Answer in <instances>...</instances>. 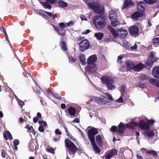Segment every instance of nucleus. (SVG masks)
Instances as JSON below:
<instances>
[{"instance_id": "nucleus-18", "label": "nucleus", "mask_w": 159, "mask_h": 159, "mask_svg": "<svg viewBox=\"0 0 159 159\" xmlns=\"http://www.w3.org/2000/svg\"><path fill=\"white\" fill-rule=\"evenodd\" d=\"M126 66L128 70H134V65L133 62L131 61H127L126 62Z\"/></svg>"}, {"instance_id": "nucleus-3", "label": "nucleus", "mask_w": 159, "mask_h": 159, "mask_svg": "<svg viewBox=\"0 0 159 159\" xmlns=\"http://www.w3.org/2000/svg\"><path fill=\"white\" fill-rule=\"evenodd\" d=\"M65 144L66 148V152L70 155L74 154L76 152L78 151V148L74 143L68 138L65 139Z\"/></svg>"}, {"instance_id": "nucleus-9", "label": "nucleus", "mask_w": 159, "mask_h": 159, "mask_svg": "<svg viewBox=\"0 0 159 159\" xmlns=\"http://www.w3.org/2000/svg\"><path fill=\"white\" fill-rule=\"evenodd\" d=\"M139 127L143 130H149L150 129L149 125L144 120L140 121L138 124Z\"/></svg>"}, {"instance_id": "nucleus-22", "label": "nucleus", "mask_w": 159, "mask_h": 159, "mask_svg": "<svg viewBox=\"0 0 159 159\" xmlns=\"http://www.w3.org/2000/svg\"><path fill=\"white\" fill-rule=\"evenodd\" d=\"M144 15V14L143 13L136 11L131 16L132 18L136 19L139 17H143Z\"/></svg>"}, {"instance_id": "nucleus-61", "label": "nucleus", "mask_w": 159, "mask_h": 159, "mask_svg": "<svg viewBox=\"0 0 159 159\" xmlns=\"http://www.w3.org/2000/svg\"><path fill=\"white\" fill-rule=\"evenodd\" d=\"M107 28L111 33L115 30V29L111 25L108 26Z\"/></svg>"}, {"instance_id": "nucleus-46", "label": "nucleus", "mask_w": 159, "mask_h": 159, "mask_svg": "<svg viewBox=\"0 0 159 159\" xmlns=\"http://www.w3.org/2000/svg\"><path fill=\"white\" fill-rule=\"evenodd\" d=\"M47 151L48 152H50L52 154H54L55 153V150L53 148H47Z\"/></svg>"}, {"instance_id": "nucleus-31", "label": "nucleus", "mask_w": 159, "mask_h": 159, "mask_svg": "<svg viewBox=\"0 0 159 159\" xmlns=\"http://www.w3.org/2000/svg\"><path fill=\"white\" fill-rule=\"evenodd\" d=\"M111 22V25L114 27L116 26L117 25H119L120 22L118 21V20L117 18L115 19H111L110 20Z\"/></svg>"}, {"instance_id": "nucleus-26", "label": "nucleus", "mask_w": 159, "mask_h": 159, "mask_svg": "<svg viewBox=\"0 0 159 159\" xmlns=\"http://www.w3.org/2000/svg\"><path fill=\"white\" fill-rule=\"evenodd\" d=\"M80 61L84 65H85L86 64L85 60V55L83 54H81L79 57Z\"/></svg>"}, {"instance_id": "nucleus-1", "label": "nucleus", "mask_w": 159, "mask_h": 159, "mask_svg": "<svg viewBox=\"0 0 159 159\" xmlns=\"http://www.w3.org/2000/svg\"><path fill=\"white\" fill-rule=\"evenodd\" d=\"M86 3L89 7L92 9L96 13L100 15L103 14L104 12V6L101 5L98 2H91L87 1Z\"/></svg>"}, {"instance_id": "nucleus-44", "label": "nucleus", "mask_w": 159, "mask_h": 159, "mask_svg": "<svg viewBox=\"0 0 159 159\" xmlns=\"http://www.w3.org/2000/svg\"><path fill=\"white\" fill-rule=\"evenodd\" d=\"M39 125H43L44 127H45L47 125V123L45 121L40 120L39 122Z\"/></svg>"}, {"instance_id": "nucleus-23", "label": "nucleus", "mask_w": 159, "mask_h": 159, "mask_svg": "<svg viewBox=\"0 0 159 159\" xmlns=\"http://www.w3.org/2000/svg\"><path fill=\"white\" fill-rule=\"evenodd\" d=\"M137 125L138 124L137 122L131 121L128 124H126V126L128 128L134 129L135 127L137 126Z\"/></svg>"}, {"instance_id": "nucleus-49", "label": "nucleus", "mask_w": 159, "mask_h": 159, "mask_svg": "<svg viewBox=\"0 0 159 159\" xmlns=\"http://www.w3.org/2000/svg\"><path fill=\"white\" fill-rule=\"evenodd\" d=\"M23 75L25 77V78H28L29 77H31V75L27 71H25L23 73Z\"/></svg>"}, {"instance_id": "nucleus-21", "label": "nucleus", "mask_w": 159, "mask_h": 159, "mask_svg": "<svg viewBox=\"0 0 159 159\" xmlns=\"http://www.w3.org/2000/svg\"><path fill=\"white\" fill-rule=\"evenodd\" d=\"M144 68V65L142 63H139L134 66V70L135 71H140Z\"/></svg>"}, {"instance_id": "nucleus-14", "label": "nucleus", "mask_w": 159, "mask_h": 159, "mask_svg": "<svg viewBox=\"0 0 159 159\" xmlns=\"http://www.w3.org/2000/svg\"><path fill=\"white\" fill-rule=\"evenodd\" d=\"M97 60V56L94 54L90 56L87 59V63L88 64H95L94 63Z\"/></svg>"}, {"instance_id": "nucleus-16", "label": "nucleus", "mask_w": 159, "mask_h": 159, "mask_svg": "<svg viewBox=\"0 0 159 159\" xmlns=\"http://www.w3.org/2000/svg\"><path fill=\"white\" fill-rule=\"evenodd\" d=\"M119 32V35L122 39H124L126 37L128 34L127 31L121 28L118 31Z\"/></svg>"}, {"instance_id": "nucleus-13", "label": "nucleus", "mask_w": 159, "mask_h": 159, "mask_svg": "<svg viewBox=\"0 0 159 159\" xmlns=\"http://www.w3.org/2000/svg\"><path fill=\"white\" fill-rule=\"evenodd\" d=\"M117 132L120 134H123L125 130V127L124 124L121 122L118 125Z\"/></svg>"}, {"instance_id": "nucleus-62", "label": "nucleus", "mask_w": 159, "mask_h": 159, "mask_svg": "<svg viewBox=\"0 0 159 159\" xmlns=\"http://www.w3.org/2000/svg\"><path fill=\"white\" fill-rule=\"evenodd\" d=\"M18 102L19 105L21 107H22L24 105V102L23 101L20 99H19V100L18 101Z\"/></svg>"}, {"instance_id": "nucleus-63", "label": "nucleus", "mask_w": 159, "mask_h": 159, "mask_svg": "<svg viewBox=\"0 0 159 159\" xmlns=\"http://www.w3.org/2000/svg\"><path fill=\"white\" fill-rule=\"evenodd\" d=\"M74 24V22L73 21L71 20L68 23H66V25L67 26H69L71 25H73Z\"/></svg>"}, {"instance_id": "nucleus-35", "label": "nucleus", "mask_w": 159, "mask_h": 159, "mask_svg": "<svg viewBox=\"0 0 159 159\" xmlns=\"http://www.w3.org/2000/svg\"><path fill=\"white\" fill-rule=\"evenodd\" d=\"M60 45L62 50L65 51H66L67 50V48L65 41H61V42Z\"/></svg>"}, {"instance_id": "nucleus-37", "label": "nucleus", "mask_w": 159, "mask_h": 159, "mask_svg": "<svg viewBox=\"0 0 159 159\" xmlns=\"http://www.w3.org/2000/svg\"><path fill=\"white\" fill-rule=\"evenodd\" d=\"M148 77L146 75H142L139 77V79L142 80H146L148 79Z\"/></svg>"}, {"instance_id": "nucleus-50", "label": "nucleus", "mask_w": 159, "mask_h": 159, "mask_svg": "<svg viewBox=\"0 0 159 159\" xmlns=\"http://www.w3.org/2000/svg\"><path fill=\"white\" fill-rule=\"evenodd\" d=\"M117 15L116 13L114 14H112L111 15H109V17L110 20H111V19H115L117 18H116Z\"/></svg>"}, {"instance_id": "nucleus-8", "label": "nucleus", "mask_w": 159, "mask_h": 159, "mask_svg": "<svg viewBox=\"0 0 159 159\" xmlns=\"http://www.w3.org/2000/svg\"><path fill=\"white\" fill-rule=\"evenodd\" d=\"M90 99L92 101L94 102L99 104L103 105L106 104L107 102L104 99L94 96H90Z\"/></svg>"}, {"instance_id": "nucleus-10", "label": "nucleus", "mask_w": 159, "mask_h": 159, "mask_svg": "<svg viewBox=\"0 0 159 159\" xmlns=\"http://www.w3.org/2000/svg\"><path fill=\"white\" fill-rule=\"evenodd\" d=\"M129 32L132 36H136L137 35L139 32V30L137 26L134 25L129 29Z\"/></svg>"}, {"instance_id": "nucleus-19", "label": "nucleus", "mask_w": 159, "mask_h": 159, "mask_svg": "<svg viewBox=\"0 0 159 159\" xmlns=\"http://www.w3.org/2000/svg\"><path fill=\"white\" fill-rule=\"evenodd\" d=\"M132 4V1L131 0H125L123 7H122L123 9H127L129 8L130 5Z\"/></svg>"}, {"instance_id": "nucleus-33", "label": "nucleus", "mask_w": 159, "mask_h": 159, "mask_svg": "<svg viewBox=\"0 0 159 159\" xmlns=\"http://www.w3.org/2000/svg\"><path fill=\"white\" fill-rule=\"evenodd\" d=\"M41 3L45 8L51 9L52 7V6L47 1L46 2H42Z\"/></svg>"}, {"instance_id": "nucleus-60", "label": "nucleus", "mask_w": 159, "mask_h": 159, "mask_svg": "<svg viewBox=\"0 0 159 159\" xmlns=\"http://www.w3.org/2000/svg\"><path fill=\"white\" fill-rule=\"evenodd\" d=\"M19 141L17 139H16L13 141L14 145H18L19 144Z\"/></svg>"}, {"instance_id": "nucleus-52", "label": "nucleus", "mask_w": 159, "mask_h": 159, "mask_svg": "<svg viewBox=\"0 0 159 159\" xmlns=\"http://www.w3.org/2000/svg\"><path fill=\"white\" fill-rule=\"evenodd\" d=\"M57 0H46L50 4H54L56 3Z\"/></svg>"}, {"instance_id": "nucleus-17", "label": "nucleus", "mask_w": 159, "mask_h": 159, "mask_svg": "<svg viewBox=\"0 0 159 159\" xmlns=\"http://www.w3.org/2000/svg\"><path fill=\"white\" fill-rule=\"evenodd\" d=\"M145 4L143 2L139 3L137 4L138 10L140 12H144L145 11Z\"/></svg>"}, {"instance_id": "nucleus-41", "label": "nucleus", "mask_w": 159, "mask_h": 159, "mask_svg": "<svg viewBox=\"0 0 159 159\" xmlns=\"http://www.w3.org/2000/svg\"><path fill=\"white\" fill-rule=\"evenodd\" d=\"M110 130L114 133L116 132H117L118 129L116 126L114 125L112 126L110 129Z\"/></svg>"}, {"instance_id": "nucleus-56", "label": "nucleus", "mask_w": 159, "mask_h": 159, "mask_svg": "<svg viewBox=\"0 0 159 159\" xmlns=\"http://www.w3.org/2000/svg\"><path fill=\"white\" fill-rule=\"evenodd\" d=\"M39 130L40 132H43L44 131L45 129L43 126L40 125L39 128Z\"/></svg>"}, {"instance_id": "nucleus-2", "label": "nucleus", "mask_w": 159, "mask_h": 159, "mask_svg": "<svg viewBox=\"0 0 159 159\" xmlns=\"http://www.w3.org/2000/svg\"><path fill=\"white\" fill-rule=\"evenodd\" d=\"M93 23L98 30H102L107 24V22L105 20L104 18L98 15L96 16L93 17Z\"/></svg>"}, {"instance_id": "nucleus-43", "label": "nucleus", "mask_w": 159, "mask_h": 159, "mask_svg": "<svg viewBox=\"0 0 159 159\" xmlns=\"http://www.w3.org/2000/svg\"><path fill=\"white\" fill-rule=\"evenodd\" d=\"M123 44L124 47L127 49H129L130 47L126 41H123Z\"/></svg>"}, {"instance_id": "nucleus-32", "label": "nucleus", "mask_w": 159, "mask_h": 159, "mask_svg": "<svg viewBox=\"0 0 159 159\" xmlns=\"http://www.w3.org/2000/svg\"><path fill=\"white\" fill-rule=\"evenodd\" d=\"M96 140L97 143L99 146L102 145V139L101 135H97L96 137Z\"/></svg>"}, {"instance_id": "nucleus-51", "label": "nucleus", "mask_w": 159, "mask_h": 159, "mask_svg": "<svg viewBox=\"0 0 159 159\" xmlns=\"http://www.w3.org/2000/svg\"><path fill=\"white\" fill-rule=\"evenodd\" d=\"M6 155H7V153L6 152L5 150L4 149L2 150V152H1L2 157L3 158H5L6 157Z\"/></svg>"}, {"instance_id": "nucleus-54", "label": "nucleus", "mask_w": 159, "mask_h": 159, "mask_svg": "<svg viewBox=\"0 0 159 159\" xmlns=\"http://www.w3.org/2000/svg\"><path fill=\"white\" fill-rule=\"evenodd\" d=\"M122 58V57L121 56H119L117 59V62L120 64H121L122 61L121 60Z\"/></svg>"}, {"instance_id": "nucleus-6", "label": "nucleus", "mask_w": 159, "mask_h": 159, "mask_svg": "<svg viewBox=\"0 0 159 159\" xmlns=\"http://www.w3.org/2000/svg\"><path fill=\"white\" fill-rule=\"evenodd\" d=\"M98 133V130L94 127L91 128L88 131L87 134L90 142L95 141L94 137Z\"/></svg>"}, {"instance_id": "nucleus-29", "label": "nucleus", "mask_w": 159, "mask_h": 159, "mask_svg": "<svg viewBox=\"0 0 159 159\" xmlns=\"http://www.w3.org/2000/svg\"><path fill=\"white\" fill-rule=\"evenodd\" d=\"M149 82L152 84L159 88V82L154 79H149Z\"/></svg>"}, {"instance_id": "nucleus-53", "label": "nucleus", "mask_w": 159, "mask_h": 159, "mask_svg": "<svg viewBox=\"0 0 159 159\" xmlns=\"http://www.w3.org/2000/svg\"><path fill=\"white\" fill-rule=\"evenodd\" d=\"M147 122V123H148L150 125L153 124L155 122V121L153 119H150L149 120H148Z\"/></svg>"}, {"instance_id": "nucleus-57", "label": "nucleus", "mask_w": 159, "mask_h": 159, "mask_svg": "<svg viewBox=\"0 0 159 159\" xmlns=\"http://www.w3.org/2000/svg\"><path fill=\"white\" fill-rule=\"evenodd\" d=\"M106 95L108 97L109 99L112 101L113 100V99L111 94H110L109 93H106Z\"/></svg>"}, {"instance_id": "nucleus-11", "label": "nucleus", "mask_w": 159, "mask_h": 159, "mask_svg": "<svg viewBox=\"0 0 159 159\" xmlns=\"http://www.w3.org/2000/svg\"><path fill=\"white\" fill-rule=\"evenodd\" d=\"M67 111L69 114L70 116L71 117L77 116V115H76V110L75 108L70 107L67 109L65 110V111Z\"/></svg>"}, {"instance_id": "nucleus-59", "label": "nucleus", "mask_w": 159, "mask_h": 159, "mask_svg": "<svg viewBox=\"0 0 159 159\" xmlns=\"http://www.w3.org/2000/svg\"><path fill=\"white\" fill-rule=\"evenodd\" d=\"M55 133L56 134L60 135L62 134V132L59 129H57L55 130Z\"/></svg>"}, {"instance_id": "nucleus-28", "label": "nucleus", "mask_w": 159, "mask_h": 159, "mask_svg": "<svg viewBox=\"0 0 159 159\" xmlns=\"http://www.w3.org/2000/svg\"><path fill=\"white\" fill-rule=\"evenodd\" d=\"M152 43L155 47L159 46V36L157 37H155L152 39Z\"/></svg>"}, {"instance_id": "nucleus-39", "label": "nucleus", "mask_w": 159, "mask_h": 159, "mask_svg": "<svg viewBox=\"0 0 159 159\" xmlns=\"http://www.w3.org/2000/svg\"><path fill=\"white\" fill-rule=\"evenodd\" d=\"M126 90V87L125 85H123L121 87V90L120 91L122 95H124Z\"/></svg>"}, {"instance_id": "nucleus-64", "label": "nucleus", "mask_w": 159, "mask_h": 159, "mask_svg": "<svg viewBox=\"0 0 159 159\" xmlns=\"http://www.w3.org/2000/svg\"><path fill=\"white\" fill-rule=\"evenodd\" d=\"M116 101L117 102L120 103H122L123 102V100L122 98V96H121L120 98L117 100Z\"/></svg>"}, {"instance_id": "nucleus-55", "label": "nucleus", "mask_w": 159, "mask_h": 159, "mask_svg": "<svg viewBox=\"0 0 159 159\" xmlns=\"http://www.w3.org/2000/svg\"><path fill=\"white\" fill-rule=\"evenodd\" d=\"M67 135L70 138L74 141H77V139L74 137H73L71 134L69 133V134Z\"/></svg>"}, {"instance_id": "nucleus-24", "label": "nucleus", "mask_w": 159, "mask_h": 159, "mask_svg": "<svg viewBox=\"0 0 159 159\" xmlns=\"http://www.w3.org/2000/svg\"><path fill=\"white\" fill-rule=\"evenodd\" d=\"M145 137L151 138L154 135V133L152 131H147L142 133Z\"/></svg>"}, {"instance_id": "nucleus-30", "label": "nucleus", "mask_w": 159, "mask_h": 159, "mask_svg": "<svg viewBox=\"0 0 159 159\" xmlns=\"http://www.w3.org/2000/svg\"><path fill=\"white\" fill-rule=\"evenodd\" d=\"M47 91L50 93L54 97L58 100H61V97L60 95H58L56 93H54L53 92L50 91L48 89L47 90Z\"/></svg>"}, {"instance_id": "nucleus-38", "label": "nucleus", "mask_w": 159, "mask_h": 159, "mask_svg": "<svg viewBox=\"0 0 159 159\" xmlns=\"http://www.w3.org/2000/svg\"><path fill=\"white\" fill-rule=\"evenodd\" d=\"M148 59H150V60H156V61L158 60V58H157L156 57L154 58V55L153 54V52H152L150 53V55L149 56Z\"/></svg>"}, {"instance_id": "nucleus-34", "label": "nucleus", "mask_w": 159, "mask_h": 159, "mask_svg": "<svg viewBox=\"0 0 159 159\" xmlns=\"http://www.w3.org/2000/svg\"><path fill=\"white\" fill-rule=\"evenodd\" d=\"M58 4L61 7L64 8L67 6V3L63 1L62 0H60L58 2Z\"/></svg>"}, {"instance_id": "nucleus-47", "label": "nucleus", "mask_w": 159, "mask_h": 159, "mask_svg": "<svg viewBox=\"0 0 159 159\" xmlns=\"http://www.w3.org/2000/svg\"><path fill=\"white\" fill-rule=\"evenodd\" d=\"M38 12L40 15L42 16L44 18H46V17H47V16L46 15H45V13L43 12V11L42 10H39L38 11Z\"/></svg>"}, {"instance_id": "nucleus-40", "label": "nucleus", "mask_w": 159, "mask_h": 159, "mask_svg": "<svg viewBox=\"0 0 159 159\" xmlns=\"http://www.w3.org/2000/svg\"><path fill=\"white\" fill-rule=\"evenodd\" d=\"M147 153L148 154L151 155L155 157H156L157 156V153L156 152L153 150L148 152Z\"/></svg>"}, {"instance_id": "nucleus-12", "label": "nucleus", "mask_w": 159, "mask_h": 159, "mask_svg": "<svg viewBox=\"0 0 159 159\" xmlns=\"http://www.w3.org/2000/svg\"><path fill=\"white\" fill-rule=\"evenodd\" d=\"M88 71L90 73H94L97 70V66L95 64H89L87 69Z\"/></svg>"}, {"instance_id": "nucleus-25", "label": "nucleus", "mask_w": 159, "mask_h": 159, "mask_svg": "<svg viewBox=\"0 0 159 159\" xmlns=\"http://www.w3.org/2000/svg\"><path fill=\"white\" fill-rule=\"evenodd\" d=\"M91 143L93 146V150L96 153H99L101 151V150L97 145L95 142H93Z\"/></svg>"}, {"instance_id": "nucleus-20", "label": "nucleus", "mask_w": 159, "mask_h": 159, "mask_svg": "<svg viewBox=\"0 0 159 159\" xmlns=\"http://www.w3.org/2000/svg\"><path fill=\"white\" fill-rule=\"evenodd\" d=\"M152 74L156 78H159V66H156L153 69Z\"/></svg>"}, {"instance_id": "nucleus-58", "label": "nucleus", "mask_w": 159, "mask_h": 159, "mask_svg": "<svg viewBox=\"0 0 159 159\" xmlns=\"http://www.w3.org/2000/svg\"><path fill=\"white\" fill-rule=\"evenodd\" d=\"M7 134L8 136V138L10 139L11 140L12 139V135L9 131H7Z\"/></svg>"}, {"instance_id": "nucleus-45", "label": "nucleus", "mask_w": 159, "mask_h": 159, "mask_svg": "<svg viewBox=\"0 0 159 159\" xmlns=\"http://www.w3.org/2000/svg\"><path fill=\"white\" fill-rule=\"evenodd\" d=\"M137 87H139L142 89H144L146 88L145 84L143 83L139 82L138 85L137 86Z\"/></svg>"}, {"instance_id": "nucleus-15", "label": "nucleus", "mask_w": 159, "mask_h": 159, "mask_svg": "<svg viewBox=\"0 0 159 159\" xmlns=\"http://www.w3.org/2000/svg\"><path fill=\"white\" fill-rule=\"evenodd\" d=\"M155 61H156V60H150V59H148L144 65V67H146L149 70L152 66L153 63Z\"/></svg>"}, {"instance_id": "nucleus-42", "label": "nucleus", "mask_w": 159, "mask_h": 159, "mask_svg": "<svg viewBox=\"0 0 159 159\" xmlns=\"http://www.w3.org/2000/svg\"><path fill=\"white\" fill-rule=\"evenodd\" d=\"M147 3L148 4H153L155 3L157 0H143Z\"/></svg>"}, {"instance_id": "nucleus-5", "label": "nucleus", "mask_w": 159, "mask_h": 159, "mask_svg": "<svg viewBox=\"0 0 159 159\" xmlns=\"http://www.w3.org/2000/svg\"><path fill=\"white\" fill-rule=\"evenodd\" d=\"M59 27L53 25V27L55 30L60 35L65 36L66 34V29L64 28L66 27V24L63 22L60 23L59 24Z\"/></svg>"}, {"instance_id": "nucleus-36", "label": "nucleus", "mask_w": 159, "mask_h": 159, "mask_svg": "<svg viewBox=\"0 0 159 159\" xmlns=\"http://www.w3.org/2000/svg\"><path fill=\"white\" fill-rule=\"evenodd\" d=\"M117 151L116 150L112 149L109 152V154L112 157L116 155L117 154Z\"/></svg>"}, {"instance_id": "nucleus-4", "label": "nucleus", "mask_w": 159, "mask_h": 159, "mask_svg": "<svg viewBox=\"0 0 159 159\" xmlns=\"http://www.w3.org/2000/svg\"><path fill=\"white\" fill-rule=\"evenodd\" d=\"M101 79L102 83L106 85L109 90H111L116 89V87L113 84L114 80L112 78L109 76H102Z\"/></svg>"}, {"instance_id": "nucleus-27", "label": "nucleus", "mask_w": 159, "mask_h": 159, "mask_svg": "<svg viewBox=\"0 0 159 159\" xmlns=\"http://www.w3.org/2000/svg\"><path fill=\"white\" fill-rule=\"evenodd\" d=\"M104 34L101 32H98L95 33L94 36L98 40H101L103 38Z\"/></svg>"}, {"instance_id": "nucleus-48", "label": "nucleus", "mask_w": 159, "mask_h": 159, "mask_svg": "<svg viewBox=\"0 0 159 159\" xmlns=\"http://www.w3.org/2000/svg\"><path fill=\"white\" fill-rule=\"evenodd\" d=\"M111 33L113 35V37L115 38H116L119 35V33H117L115 30L112 32Z\"/></svg>"}, {"instance_id": "nucleus-7", "label": "nucleus", "mask_w": 159, "mask_h": 159, "mask_svg": "<svg viewBox=\"0 0 159 159\" xmlns=\"http://www.w3.org/2000/svg\"><path fill=\"white\" fill-rule=\"evenodd\" d=\"M89 45V42L87 39L83 40L79 45L80 50L81 52L84 51L88 49Z\"/></svg>"}]
</instances>
